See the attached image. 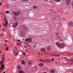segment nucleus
Masks as SVG:
<instances>
[{
  "label": "nucleus",
  "mask_w": 73,
  "mask_h": 73,
  "mask_svg": "<svg viewBox=\"0 0 73 73\" xmlns=\"http://www.w3.org/2000/svg\"><path fill=\"white\" fill-rule=\"evenodd\" d=\"M25 41L26 42L29 43V42H32L33 41V40L31 38H26L25 40Z\"/></svg>",
  "instance_id": "1"
},
{
  "label": "nucleus",
  "mask_w": 73,
  "mask_h": 73,
  "mask_svg": "<svg viewBox=\"0 0 73 73\" xmlns=\"http://www.w3.org/2000/svg\"><path fill=\"white\" fill-rule=\"evenodd\" d=\"M5 55H2V61H0V65H1L3 63H4V62L5 61V59L4 58H5Z\"/></svg>",
  "instance_id": "2"
},
{
  "label": "nucleus",
  "mask_w": 73,
  "mask_h": 73,
  "mask_svg": "<svg viewBox=\"0 0 73 73\" xmlns=\"http://www.w3.org/2000/svg\"><path fill=\"white\" fill-rule=\"evenodd\" d=\"M13 26H12L13 27H14L15 28H16L17 27V25H19V23L18 22H15L13 24H11V25H13Z\"/></svg>",
  "instance_id": "3"
},
{
  "label": "nucleus",
  "mask_w": 73,
  "mask_h": 73,
  "mask_svg": "<svg viewBox=\"0 0 73 73\" xmlns=\"http://www.w3.org/2000/svg\"><path fill=\"white\" fill-rule=\"evenodd\" d=\"M66 46L65 45V44L63 43L60 44V48L61 49H62V48H65Z\"/></svg>",
  "instance_id": "4"
},
{
  "label": "nucleus",
  "mask_w": 73,
  "mask_h": 73,
  "mask_svg": "<svg viewBox=\"0 0 73 73\" xmlns=\"http://www.w3.org/2000/svg\"><path fill=\"white\" fill-rule=\"evenodd\" d=\"M13 14L15 15V16H19V15H20V12H17L16 13L15 12H13Z\"/></svg>",
  "instance_id": "5"
},
{
  "label": "nucleus",
  "mask_w": 73,
  "mask_h": 73,
  "mask_svg": "<svg viewBox=\"0 0 73 73\" xmlns=\"http://www.w3.org/2000/svg\"><path fill=\"white\" fill-rule=\"evenodd\" d=\"M8 22H6L5 23H3V27H4V28H7V27H8Z\"/></svg>",
  "instance_id": "6"
},
{
  "label": "nucleus",
  "mask_w": 73,
  "mask_h": 73,
  "mask_svg": "<svg viewBox=\"0 0 73 73\" xmlns=\"http://www.w3.org/2000/svg\"><path fill=\"white\" fill-rule=\"evenodd\" d=\"M68 25L70 27H73V23L72 22H69L68 23Z\"/></svg>",
  "instance_id": "7"
},
{
  "label": "nucleus",
  "mask_w": 73,
  "mask_h": 73,
  "mask_svg": "<svg viewBox=\"0 0 73 73\" xmlns=\"http://www.w3.org/2000/svg\"><path fill=\"white\" fill-rule=\"evenodd\" d=\"M4 64H3L1 67H0V71L1 70V71L3 70V69H5V68H4Z\"/></svg>",
  "instance_id": "8"
},
{
  "label": "nucleus",
  "mask_w": 73,
  "mask_h": 73,
  "mask_svg": "<svg viewBox=\"0 0 73 73\" xmlns=\"http://www.w3.org/2000/svg\"><path fill=\"white\" fill-rule=\"evenodd\" d=\"M56 45L57 46H58V47L60 48L61 44H60L59 42H58L56 43Z\"/></svg>",
  "instance_id": "9"
},
{
  "label": "nucleus",
  "mask_w": 73,
  "mask_h": 73,
  "mask_svg": "<svg viewBox=\"0 0 73 73\" xmlns=\"http://www.w3.org/2000/svg\"><path fill=\"white\" fill-rule=\"evenodd\" d=\"M70 0H67L66 1V4L67 5L70 4Z\"/></svg>",
  "instance_id": "10"
},
{
  "label": "nucleus",
  "mask_w": 73,
  "mask_h": 73,
  "mask_svg": "<svg viewBox=\"0 0 73 73\" xmlns=\"http://www.w3.org/2000/svg\"><path fill=\"white\" fill-rule=\"evenodd\" d=\"M45 60V62H47V61H48V62H51V60L49 59H46Z\"/></svg>",
  "instance_id": "11"
},
{
  "label": "nucleus",
  "mask_w": 73,
  "mask_h": 73,
  "mask_svg": "<svg viewBox=\"0 0 73 73\" xmlns=\"http://www.w3.org/2000/svg\"><path fill=\"white\" fill-rule=\"evenodd\" d=\"M25 33H22L21 35V37H25Z\"/></svg>",
  "instance_id": "12"
},
{
  "label": "nucleus",
  "mask_w": 73,
  "mask_h": 73,
  "mask_svg": "<svg viewBox=\"0 0 73 73\" xmlns=\"http://www.w3.org/2000/svg\"><path fill=\"white\" fill-rule=\"evenodd\" d=\"M17 48L15 47L14 48L13 50L14 53H15V52H16L17 51Z\"/></svg>",
  "instance_id": "13"
},
{
  "label": "nucleus",
  "mask_w": 73,
  "mask_h": 73,
  "mask_svg": "<svg viewBox=\"0 0 73 73\" xmlns=\"http://www.w3.org/2000/svg\"><path fill=\"white\" fill-rule=\"evenodd\" d=\"M19 73H25L24 71H22V70H19L18 71Z\"/></svg>",
  "instance_id": "14"
},
{
  "label": "nucleus",
  "mask_w": 73,
  "mask_h": 73,
  "mask_svg": "<svg viewBox=\"0 0 73 73\" xmlns=\"http://www.w3.org/2000/svg\"><path fill=\"white\" fill-rule=\"evenodd\" d=\"M57 37H58L59 38H61V36L59 34H57L56 35Z\"/></svg>",
  "instance_id": "15"
},
{
  "label": "nucleus",
  "mask_w": 73,
  "mask_h": 73,
  "mask_svg": "<svg viewBox=\"0 0 73 73\" xmlns=\"http://www.w3.org/2000/svg\"><path fill=\"white\" fill-rule=\"evenodd\" d=\"M55 2H58V3H60V1H61L62 0H54Z\"/></svg>",
  "instance_id": "16"
},
{
  "label": "nucleus",
  "mask_w": 73,
  "mask_h": 73,
  "mask_svg": "<svg viewBox=\"0 0 73 73\" xmlns=\"http://www.w3.org/2000/svg\"><path fill=\"white\" fill-rule=\"evenodd\" d=\"M21 63L23 64L24 65H25V62L23 60H22L21 61Z\"/></svg>",
  "instance_id": "17"
},
{
  "label": "nucleus",
  "mask_w": 73,
  "mask_h": 73,
  "mask_svg": "<svg viewBox=\"0 0 73 73\" xmlns=\"http://www.w3.org/2000/svg\"><path fill=\"white\" fill-rule=\"evenodd\" d=\"M51 25V26H52V27H56V25H55V24H54V23H52Z\"/></svg>",
  "instance_id": "18"
},
{
  "label": "nucleus",
  "mask_w": 73,
  "mask_h": 73,
  "mask_svg": "<svg viewBox=\"0 0 73 73\" xmlns=\"http://www.w3.org/2000/svg\"><path fill=\"white\" fill-rule=\"evenodd\" d=\"M18 68L19 69H21V66H17Z\"/></svg>",
  "instance_id": "19"
},
{
  "label": "nucleus",
  "mask_w": 73,
  "mask_h": 73,
  "mask_svg": "<svg viewBox=\"0 0 73 73\" xmlns=\"http://www.w3.org/2000/svg\"><path fill=\"white\" fill-rule=\"evenodd\" d=\"M41 50L43 52H45V50L44 48L42 49Z\"/></svg>",
  "instance_id": "20"
},
{
  "label": "nucleus",
  "mask_w": 73,
  "mask_h": 73,
  "mask_svg": "<svg viewBox=\"0 0 73 73\" xmlns=\"http://www.w3.org/2000/svg\"><path fill=\"white\" fill-rule=\"evenodd\" d=\"M52 56L53 57H59L60 56L59 55H53Z\"/></svg>",
  "instance_id": "21"
},
{
  "label": "nucleus",
  "mask_w": 73,
  "mask_h": 73,
  "mask_svg": "<svg viewBox=\"0 0 73 73\" xmlns=\"http://www.w3.org/2000/svg\"><path fill=\"white\" fill-rule=\"evenodd\" d=\"M28 64L29 65H31L32 64V62L31 61H29L28 62Z\"/></svg>",
  "instance_id": "22"
},
{
  "label": "nucleus",
  "mask_w": 73,
  "mask_h": 73,
  "mask_svg": "<svg viewBox=\"0 0 73 73\" xmlns=\"http://www.w3.org/2000/svg\"><path fill=\"white\" fill-rule=\"evenodd\" d=\"M47 49L48 50H50V49H51V48H50V47L48 46L47 47Z\"/></svg>",
  "instance_id": "23"
},
{
  "label": "nucleus",
  "mask_w": 73,
  "mask_h": 73,
  "mask_svg": "<svg viewBox=\"0 0 73 73\" xmlns=\"http://www.w3.org/2000/svg\"><path fill=\"white\" fill-rule=\"evenodd\" d=\"M39 65L40 66H43V64L42 63H40L39 64Z\"/></svg>",
  "instance_id": "24"
},
{
  "label": "nucleus",
  "mask_w": 73,
  "mask_h": 73,
  "mask_svg": "<svg viewBox=\"0 0 73 73\" xmlns=\"http://www.w3.org/2000/svg\"><path fill=\"white\" fill-rule=\"evenodd\" d=\"M40 61H42V62H45V60H42L41 59H40Z\"/></svg>",
  "instance_id": "25"
},
{
  "label": "nucleus",
  "mask_w": 73,
  "mask_h": 73,
  "mask_svg": "<svg viewBox=\"0 0 73 73\" xmlns=\"http://www.w3.org/2000/svg\"><path fill=\"white\" fill-rule=\"evenodd\" d=\"M33 8L35 9H36V8H38V7L36 6H33Z\"/></svg>",
  "instance_id": "26"
},
{
  "label": "nucleus",
  "mask_w": 73,
  "mask_h": 73,
  "mask_svg": "<svg viewBox=\"0 0 73 73\" xmlns=\"http://www.w3.org/2000/svg\"><path fill=\"white\" fill-rule=\"evenodd\" d=\"M14 54H15V55H18V54H19V52H17L16 53H15H15H14Z\"/></svg>",
  "instance_id": "27"
},
{
  "label": "nucleus",
  "mask_w": 73,
  "mask_h": 73,
  "mask_svg": "<svg viewBox=\"0 0 73 73\" xmlns=\"http://www.w3.org/2000/svg\"><path fill=\"white\" fill-rule=\"evenodd\" d=\"M29 0H22V1H29Z\"/></svg>",
  "instance_id": "28"
},
{
  "label": "nucleus",
  "mask_w": 73,
  "mask_h": 73,
  "mask_svg": "<svg viewBox=\"0 0 73 73\" xmlns=\"http://www.w3.org/2000/svg\"><path fill=\"white\" fill-rule=\"evenodd\" d=\"M51 73H54V71L53 70H52L51 71Z\"/></svg>",
  "instance_id": "29"
},
{
  "label": "nucleus",
  "mask_w": 73,
  "mask_h": 73,
  "mask_svg": "<svg viewBox=\"0 0 73 73\" xmlns=\"http://www.w3.org/2000/svg\"><path fill=\"white\" fill-rule=\"evenodd\" d=\"M6 13H9V11H5Z\"/></svg>",
  "instance_id": "30"
},
{
  "label": "nucleus",
  "mask_w": 73,
  "mask_h": 73,
  "mask_svg": "<svg viewBox=\"0 0 73 73\" xmlns=\"http://www.w3.org/2000/svg\"><path fill=\"white\" fill-rule=\"evenodd\" d=\"M4 36V35L3 34H1L0 35V36H1V37H3Z\"/></svg>",
  "instance_id": "31"
},
{
  "label": "nucleus",
  "mask_w": 73,
  "mask_h": 73,
  "mask_svg": "<svg viewBox=\"0 0 73 73\" xmlns=\"http://www.w3.org/2000/svg\"><path fill=\"white\" fill-rule=\"evenodd\" d=\"M71 61H73V58H71L70 59Z\"/></svg>",
  "instance_id": "32"
},
{
  "label": "nucleus",
  "mask_w": 73,
  "mask_h": 73,
  "mask_svg": "<svg viewBox=\"0 0 73 73\" xmlns=\"http://www.w3.org/2000/svg\"><path fill=\"white\" fill-rule=\"evenodd\" d=\"M5 22H8V21H7V19H6V18H5Z\"/></svg>",
  "instance_id": "33"
},
{
  "label": "nucleus",
  "mask_w": 73,
  "mask_h": 73,
  "mask_svg": "<svg viewBox=\"0 0 73 73\" xmlns=\"http://www.w3.org/2000/svg\"><path fill=\"white\" fill-rule=\"evenodd\" d=\"M17 45H21V44L19 43H17Z\"/></svg>",
  "instance_id": "34"
},
{
  "label": "nucleus",
  "mask_w": 73,
  "mask_h": 73,
  "mask_svg": "<svg viewBox=\"0 0 73 73\" xmlns=\"http://www.w3.org/2000/svg\"><path fill=\"white\" fill-rule=\"evenodd\" d=\"M64 38L65 40H66V39H67V37H66V38Z\"/></svg>",
  "instance_id": "35"
},
{
  "label": "nucleus",
  "mask_w": 73,
  "mask_h": 73,
  "mask_svg": "<svg viewBox=\"0 0 73 73\" xmlns=\"http://www.w3.org/2000/svg\"><path fill=\"white\" fill-rule=\"evenodd\" d=\"M69 54L70 55H73V53H70Z\"/></svg>",
  "instance_id": "36"
},
{
  "label": "nucleus",
  "mask_w": 73,
  "mask_h": 73,
  "mask_svg": "<svg viewBox=\"0 0 73 73\" xmlns=\"http://www.w3.org/2000/svg\"><path fill=\"white\" fill-rule=\"evenodd\" d=\"M54 58H52V59H51V61H54Z\"/></svg>",
  "instance_id": "37"
},
{
  "label": "nucleus",
  "mask_w": 73,
  "mask_h": 73,
  "mask_svg": "<svg viewBox=\"0 0 73 73\" xmlns=\"http://www.w3.org/2000/svg\"><path fill=\"white\" fill-rule=\"evenodd\" d=\"M34 47L35 48L36 47V45H35L34 46Z\"/></svg>",
  "instance_id": "38"
},
{
  "label": "nucleus",
  "mask_w": 73,
  "mask_h": 73,
  "mask_svg": "<svg viewBox=\"0 0 73 73\" xmlns=\"http://www.w3.org/2000/svg\"><path fill=\"white\" fill-rule=\"evenodd\" d=\"M9 49L8 48H6V50H8Z\"/></svg>",
  "instance_id": "39"
},
{
  "label": "nucleus",
  "mask_w": 73,
  "mask_h": 73,
  "mask_svg": "<svg viewBox=\"0 0 73 73\" xmlns=\"http://www.w3.org/2000/svg\"><path fill=\"white\" fill-rule=\"evenodd\" d=\"M8 5H6V8H8Z\"/></svg>",
  "instance_id": "40"
},
{
  "label": "nucleus",
  "mask_w": 73,
  "mask_h": 73,
  "mask_svg": "<svg viewBox=\"0 0 73 73\" xmlns=\"http://www.w3.org/2000/svg\"><path fill=\"white\" fill-rule=\"evenodd\" d=\"M13 17L15 19H16V17L15 16H14Z\"/></svg>",
  "instance_id": "41"
},
{
  "label": "nucleus",
  "mask_w": 73,
  "mask_h": 73,
  "mask_svg": "<svg viewBox=\"0 0 73 73\" xmlns=\"http://www.w3.org/2000/svg\"><path fill=\"white\" fill-rule=\"evenodd\" d=\"M0 5H2V3H0Z\"/></svg>",
  "instance_id": "42"
},
{
  "label": "nucleus",
  "mask_w": 73,
  "mask_h": 73,
  "mask_svg": "<svg viewBox=\"0 0 73 73\" xmlns=\"http://www.w3.org/2000/svg\"><path fill=\"white\" fill-rule=\"evenodd\" d=\"M17 41H18V42L20 41V40H17Z\"/></svg>",
  "instance_id": "43"
},
{
  "label": "nucleus",
  "mask_w": 73,
  "mask_h": 73,
  "mask_svg": "<svg viewBox=\"0 0 73 73\" xmlns=\"http://www.w3.org/2000/svg\"><path fill=\"white\" fill-rule=\"evenodd\" d=\"M23 54H24V55H25V53H24L23 54Z\"/></svg>",
  "instance_id": "44"
},
{
  "label": "nucleus",
  "mask_w": 73,
  "mask_h": 73,
  "mask_svg": "<svg viewBox=\"0 0 73 73\" xmlns=\"http://www.w3.org/2000/svg\"><path fill=\"white\" fill-rule=\"evenodd\" d=\"M5 42H8V40H6L5 41Z\"/></svg>",
  "instance_id": "45"
},
{
  "label": "nucleus",
  "mask_w": 73,
  "mask_h": 73,
  "mask_svg": "<svg viewBox=\"0 0 73 73\" xmlns=\"http://www.w3.org/2000/svg\"><path fill=\"white\" fill-rule=\"evenodd\" d=\"M50 55H56V54H50Z\"/></svg>",
  "instance_id": "46"
},
{
  "label": "nucleus",
  "mask_w": 73,
  "mask_h": 73,
  "mask_svg": "<svg viewBox=\"0 0 73 73\" xmlns=\"http://www.w3.org/2000/svg\"><path fill=\"white\" fill-rule=\"evenodd\" d=\"M73 63H71L70 64V65H72V64H73Z\"/></svg>",
  "instance_id": "47"
},
{
  "label": "nucleus",
  "mask_w": 73,
  "mask_h": 73,
  "mask_svg": "<svg viewBox=\"0 0 73 73\" xmlns=\"http://www.w3.org/2000/svg\"><path fill=\"white\" fill-rule=\"evenodd\" d=\"M66 58H63V59H66Z\"/></svg>",
  "instance_id": "48"
},
{
  "label": "nucleus",
  "mask_w": 73,
  "mask_h": 73,
  "mask_svg": "<svg viewBox=\"0 0 73 73\" xmlns=\"http://www.w3.org/2000/svg\"><path fill=\"white\" fill-rule=\"evenodd\" d=\"M3 31H5V29H3Z\"/></svg>",
  "instance_id": "49"
},
{
  "label": "nucleus",
  "mask_w": 73,
  "mask_h": 73,
  "mask_svg": "<svg viewBox=\"0 0 73 73\" xmlns=\"http://www.w3.org/2000/svg\"><path fill=\"white\" fill-rule=\"evenodd\" d=\"M25 29H26V28H25V29H24V30H25Z\"/></svg>",
  "instance_id": "50"
},
{
  "label": "nucleus",
  "mask_w": 73,
  "mask_h": 73,
  "mask_svg": "<svg viewBox=\"0 0 73 73\" xmlns=\"http://www.w3.org/2000/svg\"><path fill=\"white\" fill-rule=\"evenodd\" d=\"M5 46H7V44H5Z\"/></svg>",
  "instance_id": "51"
},
{
  "label": "nucleus",
  "mask_w": 73,
  "mask_h": 73,
  "mask_svg": "<svg viewBox=\"0 0 73 73\" xmlns=\"http://www.w3.org/2000/svg\"><path fill=\"white\" fill-rule=\"evenodd\" d=\"M4 53H3V54H2V55H4Z\"/></svg>",
  "instance_id": "52"
},
{
  "label": "nucleus",
  "mask_w": 73,
  "mask_h": 73,
  "mask_svg": "<svg viewBox=\"0 0 73 73\" xmlns=\"http://www.w3.org/2000/svg\"><path fill=\"white\" fill-rule=\"evenodd\" d=\"M38 54H41L40 53H38Z\"/></svg>",
  "instance_id": "53"
},
{
  "label": "nucleus",
  "mask_w": 73,
  "mask_h": 73,
  "mask_svg": "<svg viewBox=\"0 0 73 73\" xmlns=\"http://www.w3.org/2000/svg\"><path fill=\"white\" fill-rule=\"evenodd\" d=\"M1 27V26L0 25V27Z\"/></svg>",
  "instance_id": "54"
},
{
  "label": "nucleus",
  "mask_w": 73,
  "mask_h": 73,
  "mask_svg": "<svg viewBox=\"0 0 73 73\" xmlns=\"http://www.w3.org/2000/svg\"><path fill=\"white\" fill-rule=\"evenodd\" d=\"M3 73H5V72H4Z\"/></svg>",
  "instance_id": "55"
},
{
  "label": "nucleus",
  "mask_w": 73,
  "mask_h": 73,
  "mask_svg": "<svg viewBox=\"0 0 73 73\" xmlns=\"http://www.w3.org/2000/svg\"><path fill=\"white\" fill-rule=\"evenodd\" d=\"M1 15V12H0V15Z\"/></svg>",
  "instance_id": "56"
},
{
  "label": "nucleus",
  "mask_w": 73,
  "mask_h": 73,
  "mask_svg": "<svg viewBox=\"0 0 73 73\" xmlns=\"http://www.w3.org/2000/svg\"><path fill=\"white\" fill-rule=\"evenodd\" d=\"M35 68H37V67H36Z\"/></svg>",
  "instance_id": "57"
},
{
  "label": "nucleus",
  "mask_w": 73,
  "mask_h": 73,
  "mask_svg": "<svg viewBox=\"0 0 73 73\" xmlns=\"http://www.w3.org/2000/svg\"><path fill=\"white\" fill-rule=\"evenodd\" d=\"M0 53H1V52L0 51Z\"/></svg>",
  "instance_id": "58"
},
{
  "label": "nucleus",
  "mask_w": 73,
  "mask_h": 73,
  "mask_svg": "<svg viewBox=\"0 0 73 73\" xmlns=\"http://www.w3.org/2000/svg\"><path fill=\"white\" fill-rule=\"evenodd\" d=\"M43 54H41V55H43Z\"/></svg>",
  "instance_id": "59"
},
{
  "label": "nucleus",
  "mask_w": 73,
  "mask_h": 73,
  "mask_svg": "<svg viewBox=\"0 0 73 73\" xmlns=\"http://www.w3.org/2000/svg\"><path fill=\"white\" fill-rule=\"evenodd\" d=\"M16 0H14V1H16Z\"/></svg>",
  "instance_id": "60"
},
{
  "label": "nucleus",
  "mask_w": 73,
  "mask_h": 73,
  "mask_svg": "<svg viewBox=\"0 0 73 73\" xmlns=\"http://www.w3.org/2000/svg\"><path fill=\"white\" fill-rule=\"evenodd\" d=\"M9 37H11V36H10V35L9 36Z\"/></svg>",
  "instance_id": "61"
},
{
  "label": "nucleus",
  "mask_w": 73,
  "mask_h": 73,
  "mask_svg": "<svg viewBox=\"0 0 73 73\" xmlns=\"http://www.w3.org/2000/svg\"><path fill=\"white\" fill-rule=\"evenodd\" d=\"M56 63H57V62H56Z\"/></svg>",
  "instance_id": "62"
},
{
  "label": "nucleus",
  "mask_w": 73,
  "mask_h": 73,
  "mask_svg": "<svg viewBox=\"0 0 73 73\" xmlns=\"http://www.w3.org/2000/svg\"><path fill=\"white\" fill-rule=\"evenodd\" d=\"M54 19H55V18H54Z\"/></svg>",
  "instance_id": "63"
}]
</instances>
